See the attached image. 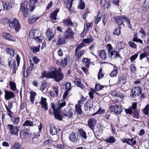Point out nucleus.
I'll return each instance as SVG.
<instances>
[{"label": "nucleus", "mask_w": 149, "mask_h": 149, "mask_svg": "<svg viewBox=\"0 0 149 149\" xmlns=\"http://www.w3.org/2000/svg\"><path fill=\"white\" fill-rule=\"evenodd\" d=\"M38 1V0H30L29 3L30 10L27 8V2L25 1L22 3L20 8V11L23 13L24 17H27L29 16L30 11L34 10Z\"/></svg>", "instance_id": "obj_1"}, {"label": "nucleus", "mask_w": 149, "mask_h": 149, "mask_svg": "<svg viewBox=\"0 0 149 149\" xmlns=\"http://www.w3.org/2000/svg\"><path fill=\"white\" fill-rule=\"evenodd\" d=\"M9 27L11 28H14L15 30L18 32L21 28V26L17 19L15 18H11L10 19Z\"/></svg>", "instance_id": "obj_2"}, {"label": "nucleus", "mask_w": 149, "mask_h": 149, "mask_svg": "<svg viewBox=\"0 0 149 149\" xmlns=\"http://www.w3.org/2000/svg\"><path fill=\"white\" fill-rule=\"evenodd\" d=\"M51 77L52 78H54L56 82L60 81L63 77V74L60 71L57 70L55 68L53 70V74Z\"/></svg>", "instance_id": "obj_3"}, {"label": "nucleus", "mask_w": 149, "mask_h": 149, "mask_svg": "<svg viewBox=\"0 0 149 149\" xmlns=\"http://www.w3.org/2000/svg\"><path fill=\"white\" fill-rule=\"evenodd\" d=\"M7 126L11 135L16 136L18 135L19 130V127L14 126L13 125L10 124H8Z\"/></svg>", "instance_id": "obj_4"}, {"label": "nucleus", "mask_w": 149, "mask_h": 149, "mask_svg": "<svg viewBox=\"0 0 149 149\" xmlns=\"http://www.w3.org/2000/svg\"><path fill=\"white\" fill-rule=\"evenodd\" d=\"M84 45H79L76 48L75 51V55L76 56V59L78 60L79 58L84 54V50H81L80 49L84 47Z\"/></svg>", "instance_id": "obj_5"}, {"label": "nucleus", "mask_w": 149, "mask_h": 149, "mask_svg": "<svg viewBox=\"0 0 149 149\" xmlns=\"http://www.w3.org/2000/svg\"><path fill=\"white\" fill-rule=\"evenodd\" d=\"M74 33L70 28H68L65 31L64 37L66 39H72L74 38Z\"/></svg>", "instance_id": "obj_6"}, {"label": "nucleus", "mask_w": 149, "mask_h": 149, "mask_svg": "<svg viewBox=\"0 0 149 149\" xmlns=\"http://www.w3.org/2000/svg\"><path fill=\"white\" fill-rule=\"evenodd\" d=\"M141 93V88L139 87H135L133 88L132 90L131 95L132 97L134 98L136 96H138Z\"/></svg>", "instance_id": "obj_7"}, {"label": "nucleus", "mask_w": 149, "mask_h": 149, "mask_svg": "<svg viewBox=\"0 0 149 149\" xmlns=\"http://www.w3.org/2000/svg\"><path fill=\"white\" fill-rule=\"evenodd\" d=\"M123 110V108L121 107H120L118 105H115L112 106L110 108V110L111 112L118 114L120 113Z\"/></svg>", "instance_id": "obj_8"}, {"label": "nucleus", "mask_w": 149, "mask_h": 149, "mask_svg": "<svg viewBox=\"0 0 149 149\" xmlns=\"http://www.w3.org/2000/svg\"><path fill=\"white\" fill-rule=\"evenodd\" d=\"M39 35H41V33L39 30L36 29L31 30L29 33V37L32 38H34Z\"/></svg>", "instance_id": "obj_9"}, {"label": "nucleus", "mask_w": 149, "mask_h": 149, "mask_svg": "<svg viewBox=\"0 0 149 149\" xmlns=\"http://www.w3.org/2000/svg\"><path fill=\"white\" fill-rule=\"evenodd\" d=\"M66 39L64 36H60L57 38L56 45L57 46L63 45L66 42Z\"/></svg>", "instance_id": "obj_10"}, {"label": "nucleus", "mask_w": 149, "mask_h": 149, "mask_svg": "<svg viewBox=\"0 0 149 149\" xmlns=\"http://www.w3.org/2000/svg\"><path fill=\"white\" fill-rule=\"evenodd\" d=\"M2 36L4 38L8 40L12 41H15L16 40L15 38L10 33H3Z\"/></svg>", "instance_id": "obj_11"}, {"label": "nucleus", "mask_w": 149, "mask_h": 149, "mask_svg": "<svg viewBox=\"0 0 149 149\" xmlns=\"http://www.w3.org/2000/svg\"><path fill=\"white\" fill-rule=\"evenodd\" d=\"M40 103L41 105V107L45 110L46 111L48 109L47 104V102L46 98L42 97Z\"/></svg>", "instance_id": "obj_12"}, {"label": "nucleus", "mask_w": 149, "mask_h": 149, "mask_svg": "<svg viewBox=\"0 0 149 149\" xmlns=\"http://www.w3.org/2000/svg\"><path fill=\"white\" fill-rule=\"evenodd\" d=\"M5 98L6 100H8L15 97L14 93L11 91H7L5 90Z\"/></svg>", "instance_id": "obj_13"}, {"label": "nucleus", "mask_w": 149, "mask_h": 149, "mask_svg": "<svg viewBox=\"0 0 149 149\" xmlns=\"http://www.w3.org/2000/svg\"><path fill=\"white\" fill-rule=\"evenodd\" d=\"M56 63L58 65L61 66L65 67L68 64L67 58L66 57L63 58H62L61 60H57Z\"/></svg>", "instance_id": "obj_14"}, {"label": "nucleus", "mask_w": 149, "mask_h": 149, "mask_svg": "<svg viewBox=\"0 0 149 149\" xmlns=\"http://www.w3.org/2000/svg\"><path fill=\"white\" fill-rule=\"evenodd\" d=\"M121 141L123 143H126L130 145H134L136 143V141L134 140L133 139H121Z\"/></svg>", "instance_id": "obj_15"}, {"label": "nucleus", "mask_w": 149, "mask_h": 149, "mask_svg": "<svg viewBox=\"0 0 149 149\" xmlns=\"http://www.w3.org/2000/svg\"><path fill=\"white\" fill-rule=\"evenodd\" d=\"M46 35L47 36V38H48V40H51L54 37L55 33L52 30H50L49 28L47 31Z\"/></svg>", "instance_id": "obj_16"}, {"label": "nucleus", "mask_w": 149, "mask_h": 149, "mask_svg": "<svg viewBox=\"0 0 149 149\" xmlns=\"http://www.w3.org/2000/svg\"><path fill=\"white\" fill-rule=\"evenodd\" d=\"M71 84L70 83H67L65 85V89L66 90L64 92L63 97L64 99H65L68 96V92L71 90Z\"/></svg>", "instance_id": "obj_17"}, {"label": "nucleus", "mask_w": 149, "mask_h": 149, "mask_svg": "<svg viewBox=\"0 0 149 149\" xmlns=\"http://www.w3.org/2000/svg\"><path fill=\"white\" fill-rule=\"evenodd\" d=\"M69 138L71 141L76 142L78 140V135L77 134L72 132L69 135Z\"/></svg>", "instance_id": "obj_18"}, {"label": "nucleus", "mask_w": 149, "mask_h": 149, "mask_svg": "<svg viewBox=\"0 0 149 149\" xmlns=\"http://www.w3.org/2000/svg\"><path fill=\"white\" fill-rule=\"evenodd\" d=\"M74 79L75 81H74V82L77 85V86L81 88V89H83L84 88V86L81 83V79L78 78L77 77H74Z\"/></svg>", "instance_id": "obj_19"}, {"label": "nucleus", "mask_w": 149, "mask_h": 149, "mask_svg": "<svg viewBox=\"0 0 149 149\" xmlns=\"http://www.w3.org/2000/svg\"><path fill=\"white\" fill-rule=\"evenodd\" d=\"M60 110L56 109L54 111V113L55 118L57 120H61L62 119V116L60 114Z\"/></svg>", "instance_id": "obj_20"}, {"label": "nucleus", "mask_w": 149, "mask_h": 149, "mask_svg": "<svg viewBox=\"0 0 149 149\" xmlns=\"http://www.w3.org/2000/svg\"><path fill=\"white\" fill-rule=\"evenodd\" d=\"M115 22L118 25H121L124 24H123V17L117 16L114 18Z\"/></svg>", "instance_id": "obj_21"}, {"label": "nucleus", "mask_w": 149, "mask_h": 149, "mask_svg": "<svg viewBox=\"0 0 149 149\" xmlns=\"http://www.w3.org/2000/svg\"><path fill=\"white\" fill-rule=\"evenodd\" d=\"M29 135L27 131L25 130H23L20 131V136L22 139H25L27 138Z\"/></svg>", "instance_id": "obj_22"}, {"label": "nucleus", "mask_w": 149, "mask_h": 149, "mask_svg": "<svg viewBox=\"0 0 149 149\" xmlns=\"http://www.w3.org/2000/svg\"><path fill=\"white\" fill-rule=\"evenodd\" d=\"M93 26V24L91 23H86L84 29L83 31V32L81 34V36H83L84 33H86L87 31H88L89 28L92 27Z\"/></svg>", "instance_id": "obj_23"}, {"label": "nucleus", "mask_w": 149, "mask_h": 149, "mask_svg": "<svg viewBox=\"0 0 149 149\" xmlns=\"http://www.w3.org/2000/svg\"><path fill=\"white\" fill-rule=\"evenodd\" d=\"M50 132L52 135H56L57 133L56 129L54 125L53 124H51L50 125Z\"/></svg>", "instance_id": "obj_24"}, {"label": "nucleus", "mask_w": 149, "mask_h": 149, "mask_svg": "<svg viewBox=\"0 0 149 149\" xmlns=\"http://www.w3.org/2000/svg\"><path fill=\"white\" fill-rule=\"evenodd\" d=\"M100 3L101 6L104 8H107L110 5L109 2L105 0H101L100 2Z\"/></svg>", "instance_id": "obj_25"}, {"label": "nucleus", "mask_w": 149, "mask_h": 149, "mask_svg": "<svg viewBox=\"0 0 149 149\" xmlns=\"http://www.w3.org/2000/svg\"><path fill=\"white\" fill-rule=\"evenodd\" d=\"M109 56L111 58H112V57L113 58H115L116 59L118 56L120 57L119 54L117 52L115 51H113L111 52H110V53L108 54Z\"/></svg>", "instance_id": "obj_26"}, {"label": "nucleus", "mask_w": 149, "mask_h": 149, "mask_svg": "<svg viewBox=\"0 0 149 149\" xmlns=\"http://www.w3.org/2000/svg\"><path fill=\"white\" fill-rule=\"evenodd\" d=\"M39 17H36L35 15H32L30 16L28 19L29 22L30 24H32L35 22L37 20Z\"/></svg>", "instance_id": "obj_27"}, {"label": "nucleus", "mask_w": 149, "mask_h": 149, "mask_svg": "<svg viewBox=\"0 0 149 149\" xmlns=\"http://www.w3.org/2000/svg\"><path fill=\"white\" fill-rule=\"evenodd\" d=\"M53 74V70L51 71L47 72L46 71H43L42 73L43 77H49L52 78V76Z\"/></svg>", "instance_id": "obj_28"}, {"label": "nucleus", "mask_w": 149, "mask_h": 149, "mask_svg": "<svg viewBox=\"0 0 149 149\" xmlns=\"http://www.w3.org/2000/svg\"><path fill=\"white\" fill-rule=\"evenodd\" d=\"M126 76L125 75H122L119 78L118 83L121 85H123L126 82Z\"/></svg>", "instance_id": "obj_29"}, {"label": "nucleus", "mask_w": 149, "mask_h": 149, "mask_svg": "<svg viewBox=\"0 0 149 149\" xmlns=\"http://www.w3.org/2000/svg\"><path fill=\"white\" fill-rule=\"evenodd\" d=\"M96 123V120L94 118H91L88 122V126L92 129L95 126Z\"/></svg>", "instance_id": "obj_30"}, {"label": "nucleus", "mask_w": 149, "mask_h": 149, "mask_svg": "<svg viewBox=\"0 0 149 149\" xmlns=\"http://www.w3.org/2000/svg\"><path fill=\"white\" fill-rule=\"evenodd\" d=\"M12 3L10 2H6L3 4V8L4 10H9L10 8H12Z\"/></svg>", "instance_id": "obj_31"}, {"label": "nucleus", "mask_w": 149, "mask_h": 149, "mask_svg": "<svg viewBox=\"0 0 149 149\" xmlns=\"http://www.w3.org/2000/svg\"><path fill=\"white\" fill-rule=\"evenodd\" d=\"M40 45H39L37 46H31L30 47V49L32 50L34 53H36L40 51Z\"/></svg>", "instance_id": "obj_32"}, {"label": "nucleus", "mask_w": 149, "mask_h": 149, "mask_svg": "<svg viewBox=\"0 0 149 149\" xmlns=\"http://www.w3.org/2000/svg\"><path fill=\"white\" fill-rule=\"evenodd\" d=\"M93 41V39L91 38L84 39L82 40L81 43H80L79 45L82 44V45H84V47L86 46L85 43L89 44L92 42Z\"/></svg>", "instance_id": "obj_33"}, {"label": "nucleus", "mask_w": 149, "mask_h": 149, "mask_svg": "<svg viewBox=\"0 0 149 149\" xmlns=\"http://www.w3.org/2000/svg\"><path fill=\"white\" fill-rule=\"evenodd\" d=\"M98 54L100 58L105 60L106 58V54L104 50H102L100 51L98 53Z\"/></svg>", "instance_id": "obj_34"}, {"label": "nucleus", "mask_w": 149, "mask_h": 149, "mask_svg": "<svg viewBox=\"0 0 149 149\" xmlns=\"http://www.w3.org/2000/svg\"><path fill=\"white\" fill-rule=\"evenodd\" d=\"M59 11V9H58L54 11L52 13H51L50 16L51 19L54 20H56V16H57L58 13Z\"/></svg>", "instance_id": "obj_35"}, {"label": "nucleus", "mask_w": 149, "mask_h": 149, "mask_svg": "<svg viewBox=\"0 0 149 149\" xmlns=\"http://www.w3.org/2000/svg\"><path fill=\"white\" fill-rule=\"evenodd\" d=\"M90 59L88 58H84L82 60V61L83 62L84 64L87 68L89 67L90 63Z\"/></svg>", "instance_id": "obj_36"}, {"label": "nucleus", "mask_w": 149, "mask_h": 149, "mask_svg": "<svg viewBox=\"0 0 149 149\" xmlns=\"http://www.w3.org/2000/svg\"><path fill=\"white\" fill-rule=\"evenodd\" d=\"M111 95L114 96H118L121 98H123L124 97V95L123 93L119 92H117L116 91L112 92Z\"/></svg>", "instance_id": "obj_37"}, {"label": "nucleus", "mask_w": 149, "mask_h": 149, "mask_svg": "<svg viewBox=\"0 0 149 149\" xmlns=\"http://www.w3.org/2000/svg\"><path fill=\"white\" fill-rule=\"evenodd\" d=\"M30 100L32 103H33L35 100V97L36 95V93L33 91H31L30 92Z\"/></svg>", "instance_id": "obj_38"}, {"label": "nucleus", "mask_w": 149, "mask_h": 149, "mask_svg": "<svg viewBox=\"0 0 149 149\" xmlns=\"http://www.w3.org/2000/svg\"><path fill=\"white\" fill-rule=\"evenodd\" d=\"M78 131L80 133L81 136L85 139H87L86 133L85 131L82 129H80L78 130Z\"/></svg>", "instance_id": "obj_39"}, {"label": "nucleus", "mask_w": 149, "mask_h": 149, "mask_svg": "<svg viewBox=\"0 0 149 149\" xmlns=\"http://www.w3.org/2000/svg\"><path fill=\"white\" fill-rule=\"evenodd\" d=\"M63 23L67 26H71L73 24L71 20L68 18L63 20Z\"/></svg>", "instance_id": "obj_40"}, {"label": "nucleus", "mask_w": 149, "mask_h": 149, "mask_svg": "<svg viewBox=\"0 0 149 149\" xmlns=\"http://www.w3.org/2000/svg\"><path fill=\"white\" fill-rule=\"evenodd\" d=\"M105 141L109 143H113L116 141V140L113 136H111L107 138L105 140Z\"/></svg>", "instance_id": "obj_41"}, {"label": "nucleus", "mask_w": 149, "mask_h": 149, "mask_svg": "<svg viewBox=\"0 0 149 149\" xmlns=\"http://www.w3.org/2000/svg\"><path fill=\"white\" fill-rule=\"evenodd\" d=\"M33 125V122L32 121L28 120H26L22 124V126H32Z\"/></svg>", "instance_id": "obj_42"}, {"label": "nucleus", "mask_w": 149, "mask_h": 149, "mask_svg": "<svg viewBox=\"0 0 149 149\" xmlns=\"http://www.w3.org/2000/svg\"><path fill=\"white\" fill-rule=\"evenodd\" d=\"M125 46V44L121 42H119L116 45V47L119 49V52L121 49H123Z\"/></svg>", "instance_id": "obj_43"}, {"label": "nucleus", "mask_w": 149, "mask_h": 149, "mask_svg": "<svg viewBox=\"0 0 149 149\" xmlns=\"http://www.w3.org/2000/svg\"><path fill=\"white\" fill-rule=\"evenodd\" d=\"M82 105H76L75 106V109L76 112L79 114H81L82 113V111L81 109Z\"/></svg>", "instance_id": "obj_44"}, {"label": "nucleus", "mask_w": 149, "mask_h": 149, "mask_svg": "<svg viewBox=\"0 0 149 149\" xmlns=\"http://www.w3.org/2000/svg\"><path fill=\"white\" fill-rule=\"evenodd\" d=\"M9 84L11 89L13 91H15L16 89V86L15 83L14 82L10 81L9 82Z\"/></svg>", "instance_id": "obj_45"}, {"label": "nucleus", "mask_w": 149, "mask_h": 149, "mask_svg": "<svg viewBox=\"0 0 149 149\" xmlns=\"http://www.w3.org/2000/svg\"><path fill=\"white\" fill-rule=\"evenodd\" d=\"M121 27L118 26L115 29L113 34L116 35H119L120 33Z\"/></svg>", "instance_id": "obj_46"}, {"label": "nucleus", "mask_w": 149, "mask_h": 149, "mask_svg": "<svg viewBox=\"0 0 149 149\" xmlns=\"http://www.w3.org/2000/svg\"><path fill=\"white\" fill-rule=\"evenodd\" d=\"M117 74V70L116 68H114L113 70L110 74V76L112 77H115Z\"/></svg>", "instance_id": "obj_47"}, {"label": "nucleus", "mask_w": 149, "mask_h": 149, "mask_svg": "<svg viewBox=\"0 0 149 149\" xmlns=\"http://www.w3.org/2000/svg\"><path fill=\"white\" fill-rule=\"evenodd\" d=\"M11 121L15 125L17 124L19 121V117L15 118L13 117V118H12Z\"/></svg>", "instance_id": "obj_48"}, {"label": "nucleus", "mask_w": 149, "mask_h": 149, "mask_svg": "<svg viewBox=\"0 0 149 149\" xmlns=\"http://www.w3.org/2000/svg\"><path fill=\"white\" fill-rule=\"evenodd\" d=\"M63 115L66 117H68V118H70L73 115V113L70 110L68 111L67 113H64Z\"/></svg>", "instance_id": "obj_49"}, {"label": "nucleus", "mask_w": 149, "mask_h": 149, "mask_svg": "<svg viewBox=\"0 0 149 149\" xmlns=\"http://www.w3.org/2000/svg\"><path fill=\"white\" fill-rule=\"evenodd\" d=\"M6 52L8 53L12 56H13L14 55V52L13 50L9 48H6Z\"/></svg>", "instance_id": "obj_50"}, {"label": "nucleus", "mask_w": 149, "mask_h": 149, "mask_svg": "<svg viewBox=\"0 0 149 149\" xmlns=\"http://www.w3.org/2000/svg\"><path fill=\"white\" fill-rule=\"evenodd\" d=\"M123 19H124L126 22L127 23L128 27L129 28L131 29L132 27L130 24V20L128 18L126 17L125 16H123Z\"/></svg>", "instance_id": "obj_51"}, {"label": "nucleus", "mask_w": 149, "mask_h": 149, "mask_svg": "<svg viewBox=\"0 0 149 149\" xmlns=\"http://www.w3.org/2000/svg\"><path fill=\"white\" fill-rule=\"evenodd\" d=\"M66 103L65 102H63L62 103H60L58 102L57 109L60 110V109L62 107L65 106Z\"/></svg>", "instance_id": "obj_52"}, {"label": "nucleus", "mask_w": 149, "mask_h": 149, "mask_svg": "<svg viewBox=\"0 0 149 149\" xmlns=\"http://www.w3.org/2000/svg\"><path fill=\"white\" fill-rule=\"evenodd\" d=\"M130 69L131 72L132 73H134L136 70V68L135 65L132 63L130 67Z\"/></svg>", "instance_id": "obj_53"}, {"label": "nucleus", "mask_w": 149, "mask_h": 149, "mask_svg": "<svg viewBox=\"0 0 149 149\" xmlns=\"http://www.w3.org/2000/svg\"><path fill=\"white\" fill-rule=\"evenodd\" d=\"M149 105L147 104L143 109V113L145 114L148 115L149 114Z\"/></svg>", "instance_id": "obj_54"}, {"label": "nucleus", "mask_w": 149, "mask_h": 149, "mask_svg": "<svg viewBox=\"0 0 149 149\" xmlns=\"http://www.w3.org/2000/svg\"><path fill=\"white\" fill-rule=\"evenodd\" d=\"M129 46L133 49H135L137 47L136 45L132 41H129L128 42Z\"/></svg>", "instance_id": "obj_55"}, {"label": "nucleus", "mask_w": 149, "mask_h": 149, "mask_svg": "<svg viewBox=\"0 0 149 149\" xmlns=\"http://www.w3.org/2000/svg\"><path fill=\"white\" fill-rule=\"evenodd\" d=\"M104 87V86L98 84H97L95 85V89L97 91H99Z\"/></svg>", "instance_id": "obj_56"}, {"label": "nucleus", "mask_w": 149, "mask_h": 149, "mask_svg": "<svg viewBox=\"0 0 149 149\" xmlns=\"http://www.w3.org/2000/svg\"><path fill=\"white\" fill-rule=\"evenodd\" d=\"M47 86V84L45 81H43L42 82V86L40 88V89L41 91H43Z\"/></svg>", "instance_id": "obj_57"}, {"label": "nucleus", "mask_w": 149, "mask_h": 149, "mask_svg": "<svg viewBox=\"0 0 149 149\" xmlns=\"http://www.w3.org/2000/svg\"><path fill=\"white\" fill-rule=\"evenodd\" d=\"M89 102V101H88L86 104H85L84 107V109L86 111H90V110H92L91 107V106H89L88 105V103Z\"/></svg>", "instance_id": "obj_58"}, {"label": "nucleus", "mask_w": 149, "mask_h": 149, "mask_svg": "<svg viewBox=\"0 0 149 149\" xmlns=\"http://www.w3.org/2000/svg\"><path fill=\"white\" fill-rule=\"evenodd\" d=\"M2 22L4 25H7L8 23L9 24L10 20L8 18H4L2 19Z\"/></svg>", "instance_id": "obj_59"}, {"label": "nucleus", "mask_w": 149, "mask_h": 149, "mask_svg": "<svg viewBox=\"0 0 149 149\" xmlns=\"http://www.w3.org/2000/svg\"><path fill=\"white\" fill-rule=\"evenodd\" d=\"M102 70L101 68L99 70V72L97 75V77L98 79H100L102 78L104 74L102 73Z\"/></svg>", "instance_id": "obj_60"}, {"label": "nucleus", "mask_w": 149, "mask_h": 149, "mask_svg": "<svg viewBox=\"0 0 149 149\" xmlns=\"http://www.w3.org/2000/svg\"><path fill=\"white\" fill-rule=\"evenodd\" d=\"M136 33H134V37L133 38V39L132 40V41L136 42H138L140 43H143L142 41V40H141V39H138L137 38L135 37V34Z\"/></svg>", "instance_id": "obj_61"}, {"label": "nucleus", "mask_w": 149, "mask_h": 149, "mask_svg": "<svg viewBox=\"0 0 149 149\" xmlns=\"http://www.w3.org/2000/svg\"><path fill=\"white\" fill-rule=\"evenodd\" d=\"M41 36L39 35V36L35 37L34 39L37 42H41L42 40V38Z\"/></svg>", "instance_id": "obj_62"}, {"label": "nucleus", "mask_w": 149, "mask_h": 149, "mask_svg": "<svg viewBox=\"0 0 149 149\" xmlns=\"http://www.w3.org/2000/svg\"><path fill=\"white\" fill-rule=\"evenodd\" d=\"M138 54H135L133 55L130 58L131 61L132 62L133 60L135 59L138 56Z\"/></svg>", "instance_id": "obj_63"}, {"label": "nucleus", "mask_w": 149, "mask_h": 149, "mask_svg": "<svg viewBox=\"0 0 149 149\" xmlns=\"http://www.w3.org/2000/svg\"><path fill=\"white\" fill-rule=\"evenodd\" d=\"M137 108V103L136 102L133 103L132 104V105L130 107L131 109L133 110H135Z\"/></svg>", "instance_id": "obj_64"}]
</instances>
